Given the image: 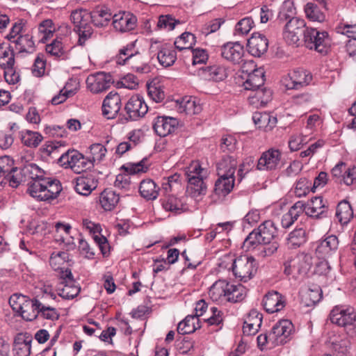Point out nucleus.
I'll use <instances>...</instances> for the list:
<instances>
[{
  "mask_svg": "<svg viewBox=\"0 0 356 356\" xmlns=\"http://www.w3.org/2000/svg\"><path fill=\"white\" fill-rule=\"evenodd\" d=\"M20 174L24 177V181L31 180L28 191L31 196L39 201L54 200L62 191L60 181L56 179L44 177V171L35 163L24 165Z\"/></svg>",
  "mask_w": 356,
  "mask_h": 356,
  "instance_id": "f257e3e1",
  "label": "nucleus"
},
{
  "mask_svg": "<svg viewBox=\"0 0 356 356\" xmlns=\"http://www.w3.org/2000/svg\"><path fill=\"white\" fill-rule=\"evenodd\" d=\"M293 11L292 2L285 1L280 10V19H287L291 17L285 25L284 35L285 39L290 43L296 44L299 41L300 35H304V31L307 28H305L306 24L304 19L291 17L294 14Z\"/></svg>",
  "mask_w": 356,
  "mask_h": 356,
  "instance_id": "f03ea898",
  "label": "nucleus"
},
{
  "mask_svg": "<svg viewBox=\"0 0 356 356\" xmlns=\"http://www.w3.org/2000/svg\"><path fill=\"white\" fill-rule=\"evenodd\" d=\"M136 42L128 44L120 49L115 56L118 65H129L136 72L143 74L150 71V67L146 58L138 50L135 49Z\"/></svg>",
  "mask_w": 356,
  "mask_h": 356,
  "instance_id": "7ed1b4c3",
  "label": "nucleus"
},
{
  "mask_svg": "<svg viewBox=\"0 0 356 356\" xmlns=\"http://www.w3.org/2000/svg\"><path fill=\"white\" fill-rule=\"evenodd\" d=\"M257 230L263 242V245L259 248L258 255L263 258L273 255L280 247L276 240L278 231L275 222L266 220L259 226Z\"/></svg>",
  "mask_w": 356,
  "mask_h": 356,
  "instance_id": "20e7f679",
  "label": "nucleus"
},
{
  "mask_svg": "<svg viewBox=\"0 0 356 356\" xmlns=\"http://www.w3.org/2000/svg\"><path fill=\"white\" fill-rule=\"evenodd\" d=\"M58 163L65 168H70L76 174H80L94 166L90 158L85 157L75 149H69L62 153L58 159Z\"/></svg>",
  "mask_w": 356,
  "mask_h": 356,
  "instance_id": "39448f33",
  "label": "nucleus"
},
{
  "mask_svg": "<svg viewBox=\"0 0 356 356\" xmlns=\"http://www.w3.org/2000/svg\"><path fill=\"white\" fill-rule=\"evenodd\" d=\"M70 19L74 25V31L79 35L78 44L83 46L93 33L90 13L83 9L76 10L72 12Z\"/></svg>",
  "mask_w": 356,
  "mask_h": 356,
  "instance_id": "423d86ee",
  "label": "nucleus"
},
{
  "mask_svg": "<svg viewBox=\"0 0 356 356\" xmlns=\"http://www.w3.org/2000/svg\"><path fill=\"white\" fill-rule=\"evenodd\" d=\"M232 268L234 276L245 282L255 275L258 264L252 256L241 255L234 260Z\"/></svg>",
  "mask_w": 356,
  "mask_h": 356,
  "instance_id": "0eeeda50",
  "label": "nucleus"
},
{
  "mask_svg": "<svg viewBox=\"0 0 356 356\" xmlns=\"http://www.w3.org/2000/svg\"><path fill=\"white\" fill-rule=\"evenodd\" d=\"M305 46L320 53H325L329 44L328 34L325 31H319L316 29L307 28L304 31Z\"/></svg>",
  "mask_w": 356,
  "mask_h": 356,
  "instance_id": "6e6552de",
  "label": "nucleus"
},
{
  "mask_svg": "<svg viewBox=\"0 0 356 356\" xmlns=\"http://www.w3.org/2000/svg\"><path fill=\"white\" fill-rule=\"evenodd\" d=\"M330 319L341 327L353 325L356 322V311L350 306H336L330 314Z\"/></svg>",
  "mask_w": 356,
  "mask_h": 356,
  "instance_id": "1a4fd4ad",
  "label": "nucleus"
},
{
  "mask_svg": "<svg viewBox=\"0 0 356 356\" xmlns=\"http://www.w3.org/2000/svg\"><path fill=\"white\" fill-rule=\"evenodd\" d=\"M294 331L293 323L289 320H282L275 323L271 330L272 346H279L286 343Z\"/></svg>",
  "mask_w": 356,
  "mask_h": 356,
  "instance_id": "9d476101",
  "label": "nucleus"
},
{
  "mask_svg": "<svg viewBox=\"0 0 356 356\" xmlns=\"http://www.w3.org/2000/svg\"><path fill=\"white\" fill-rule=\"evenodd\" d=\"M114 83L110 73L99 72L90 74L86 79L87 88L92 93H99L108 90Z\"/></svg>",
  "mask_w": 356,
  "mask_h": 356,
  "instance_id": "9b49d317",
  "label": "nucleus"
},
{
  "mask_svg": "<svg viewBox=\"0 0 356 356\" xmlns=\"http://www.w3.org/2000/svg\"><path fill=\"white\" fill-rule=\"evenodd\" d=\"M124 109L128 119L136 121L145 116L147 113L148 106L142 96L134 95L127 102Z\"/></svg>",
  "mask_w": 356,
  "mask_h": 356,
  "instance_id": "f8f14e48",
  "label": "nucleus"
},
{
  "mask_svg": "<svg viewBox=\"0 0 356 356\" xmlns=\"http://www.w3.org/2000/svg\"><path fill=\"white\" fill-rule=\"evenodd\" d=\"M282 154L279 149L270 148L264 152L257 163V170L269 171L275 170L281 160Z\"/></svg>",
  "mask_w": 356,
  "mask_h": 356,
  "instance_id": "ddd939ff",
  "label": "nucleus"
},
{
  "mask_svg": "<svg viewBox=\"0 0 356 356\" xmlns=\"http://www.w3.org/2000/svg\"><path fill=\"white\" fill-rule=\"evenodd\" d=\"M179 125L177 118L168 116H157L153 124L156 134L161 137H165L173 133Z\"/></svg>",
  "mask_w": 356,
  "mask_h": 356,
  "instance_id": "4468645a",
  "label": "nucleus"
},
{
  "mask_svg": "<svg viewBox=\"0 0 356 356\" xmlns=\"http://www.w3.org/2000/svg\"><path fill=\"white\" fill-rule=\"evenodd\" d=\"M221 56L234 63L239 64L243 61L244 49L239 42H227L220 47Z\"/></svg>",
  "mask_w": 356,
  "mask_h": 356,
  "instance_id": "2eb2a0df",
  "label": "nucleus"
},
{
  "mask_svg": "<svg viewBox=\"0 0 356 356\" xmlns=\"http://www.w3.org/2000/svg\"><path fill=\"white\" fill-rule=\"evenodd\" d=\"M121 108V98L118 92H110L103 101L102 113L108 119H113Z\"/></svg>",
  "mask_w": 356,
  "mask_h": 356,
  "instance_id": "dca6fc26",
  "label": "nucleus"
},
{
  "mask_svg": "<svg viewBox=\"0 0 356 356\" xmlns=\"http://www.w3.org/2000/svg\"><path fill=\"white\" fill-rule=\"evenodd\" d=\"M339 239L335 235H330L318 242L316 248L318 257L325 259L337 252L339 247Z\"/></svg>",
  "mask_w": 356,
  "mask_h": 356,
  "instance_id": "f3484780",
  "label": "nucleus"
},
{
  "mask_svg": "<svg viewBox=\"0 0 356 356\" xmlns=\"http://www.w3.org/2000/svg\"><path fill=\"white\" fill-rule=\"evenodd\" d=\"M247 46L250 54L255 57H260L267 51L268 40L264 35L254 33L248 39Z\"/></svg>",
  "mask_w": 356,
  "mask_h": 356,
  "instance_id": "a211bd4d",
  "label": "nucleus"
},
{
  "mask_svg": "<svg viewBox=\"0 0 356 356\" xmlns=\"http://www.w3.org/2000/svg\"><path fill=\"white\" fill-rule=\"evenodd\" d=\"M263 306L268 313L277 312L285 307V298L276 291H269L264 297Z\"/></svg>",
  "mask_w": 356,
  "mask_h": 356,
  "instance_id": "6ab92c4d",
  "label": "nucleus"
},
{
  "mask_svg": "<svg viewBox=\"0 0 356 356\" xmlns=\"http://www.w3.org/2000/svg\"><path fill=\"white\" fill-rule=\"evenodd\" d=\"M136 16L129 13H120L113 17V25L120 32H127L133 30L136 24Z\"/></svg>",
  "mask_w": 356,
  "mask_h": 356,
  "instance_id": "aec40b11",
  "label": "nucleus"
},
{
  "mask_svg": "<svg viewBox=\"0 0 356 356\" xmlns=\"http://www.w3.org/2000/svg\"><path fill=\"white\" fill-rule=\"evenodd\" d=\"M327 207L321 196H315L307 203L306 215L309 217L323 218L327 216Z\"/></svg>",
  "mask_w": 356,
  "mask_h": 356,
  "instance_id": "412c9836",
  "label": "nucleus"
},
{
  "mask_svg": "<svg viewBox=\"0 0 356 356\" xmlns=\"http://www.w3.org/2000/svg\"><path fill=\"white\" fill-rule=\"evenodd\" d=\"M176 108L179 113L190 115L198 114L202 109L199 101L192 97H185L181 100H177Z\"/></svg>",
  "mask_w": 356,
  "mask_h": 356,
  "instance_id": "4be33fe9",
  "label": "nucleus"
},
{
  "mask_svg": "<svg viewBox=\"0 0 356 356\" xmlns=\"http://www.w3.org/2000/svg\"><path fill=\"white\" fill-rule=\"evenodd\" d=\"M97 179L92 174L81 176L76 179L75 191L80 195L87 196L97 186Z\"/></svg>",
  "mask_w": 356,
  "mask_h": 356,
  "instance_id": "5701e85b",
  "label": "nucleus"
},
{
  "mask_svg": "<svg viewBox=\"0 0 356 356\" xmlns=\"http://www.w3.org/2000/svg\"><path fill=\"white\" fill-rule=\"evenodd\" d=\"M32 337L28 333H19L14 339L15 356H29Z\"/></svg>",
  "mask_w": 356,
  "mask_h": 356,
  "instance_id": "b1692460",
  "label": "nucleus"
},
{
  "mask_svg": "<svg viewBox=\"0 0 356 356\" xmlns=\"http://www.w3.org/2000/svg\"><path fill=\"white\" fill-rule=\"evenodd\" d=\"M261 323L262 314L257 310H251L243 326V334L245 335L256 334L261 327Z\"/></svg>",
  "mask_w": 356,
  "mask_h": 356,
  "instance_id": "393cba45",
  "label": "nucleus"
},
{
  "mask_svg": "<svg viewBox=\"0 0 356 356\" xmlns=\"http://www.w3.org/2000/svg\"><path fill=\"white\" fill-rule=\"evenodd\" d=\"M237 163L234 156L229 155L223 156L216 166L218 177H234Z\"/></svg>",
  "mask_w": 356,
  "mask_h": 356,
  "instance_id": "a878e982",
  "label": "nucleus"
},
{
  "mask_svg": "<svg viewBox=\"0 0 356 356\" xmlns=\"http://www.w3.org/2000/svg\"><path fill=\"white\" fill-rule=\"evenodd\" d=\"M157 59L161 65L165 67H170L175 63L177 59L176 52L170 44H159L158 47Z\"/></svg>",
  "mask_w": 356,
  "mask_h": 356,
  "instance_id": "bb28decb",
  "label": "nucleus"
},
{
  "mask_svg": "<svg viewBox=\"0 0 356 356\" xmlns=\"http://www.w3.org/2000/svg\"><path fill=\"white\" fill-rule=\"evenodd\" d=\"M90 13L92 24L99 28L106 26L113 17L110 10L104 6H98Z\"/></svg>",
  "mask_w": 356,
  "mask_h": 356,
  "instance_id": "cd10ccee",
  "label": "nucleus"
},
{
  "mask_svg": "<svg viewBox=\"0 0 356 356\" xmlns=\"http://www.w3.org/2000/svg\"><path fill=\"white\" fill-rule=\"evenodd\" d=\"M234 177H219L216 181L213 193L218 198L224 197L228 195L234 186Z\"/></svg>",
  "mask_w": 356,
  "mask_h": 356,
  "instance_id": "c85d7f7f",
  "label": "nucleus"
},
{
  "mask_svg": "<svg viewBox=\"0 0 356 356\" xmlns=\"http://www.w3.org/2000/svg\"><path fill=\"white\" fill-rule=\"evenodd\" d=\"M41 302L37 299H31L27 297L26 302L19 312L21 316L27 321L35 319L38 316Z\"/></svg>",
  "mask_w": 356,
  "mask_h": 356,
  "instance_id": "c756f323",
  "label": "nucleus"
},
{
  "mask_svg": "<svg viewBox=\"0 0 356 356\" xmlns=\"http://www.w3.org/2000/svg\"><path fill=\"white\" fill-rule=\"evenodd\" d=\"M265 82L263 69H255L248 74V79L243 83L244 88L247 90H256L261 88Z\"/></svg>",
  "mask_w": 356,
  "mask_h": 356,
  "instance_id": "7c9ffc66",
  "label": "nucleus"
},
{
  "mask_svg": "<svg viewBox=\"0 0 356 356\" xmlns=\"http://www.w3.org/2000/svg\"><path fill=\"white\" fill-rule=\"evenodd\" d=\"M159 190L160 188L150 179L143 180L139 186L140 195L147 200L156 199Z\"/></svg>",
  "mask_w": 356,
  "mask_h": 356,
  "instance_id": "2f4dec72",
  "label": "nucleus"
},
{
  "mask_svg": "<svg viewBox=\"0 0 356 356\" xmlns=\"http://www.w3.org/2000/svg\"><path fill=\"white\" fill-rule=\"evenodd\" d=\"M229 283L225 280H219L210 287L209 296L213 301L226 300Z\"/></svg>",
  "mask_w": 356,
  "mask_h": 356,
  "instance_id": "473e14b6",
  "label": "nucleus"
},
{
  "mask_svg": "<svg viewBox=\"0 0 356 356\" xmlns=\"http://www.w3.org/2000/svg\"><path fill=\"white\" fill-rule=\"evenodd\" d=\"M205 179H207V178L186 179L188 181L187 193L188 195L193 197L204 195L207 191Z\"/></svg>",
  "mask_w": 356,
  "mask_h": 356,
  "instance_id": "72a5a7b5",
  "label": "nucleus"
},
{
  "mask_svg": "<svg viewBox=\"0 0 356 356\" xmlns=\"http://www.w3.org/2000/svg\"><path fill=\"white\" fill-rule=\"evenodd\" d=\"M201 326L199 318L196 316L188 315L177 326V332L180 334H188L194 332Z\"/></svg>",
  "mask_w": 356,
  "mask_h": 356,
  "instance_id": "f704fd0d",
  "label": "nucleus"
},
{
  "mask_svg": "<svg viewBox=\"0 0 356 356\" xmlns=\"http://www.w3.org/2000/svg\"><path fill=\"white\" fill-rule=\"evenodd\" d=\"M12 42L15 43V50L19 53L32 54L35 51L34 42L29 34L20 35Z\"/></svg>",
  "mask_w": 356,
  "mask_h": 356,
  "instance_id": "c9c22d12",
  "label": "nucleus"
},
{
  "mask_svg": "<svg viewBox=\"0 0 356 356\" xmlns=\"http://www.w3.org/2000/svg\"><path fill=\"white\" fill-rule=\"evenodd\" d=\"M185 175L186 179H196L207 178L209 172L207 168H202L198 161H194L186 168Z\"/></svg>",
  "mask_w": 356,
  "mask_h": 356,
  "instance_id": "e433bc0d",
  "label": "nucleus"
},
{
  "mask_svg": "<svg viewBox=\"0 0 356 356\" xmlns=\"http://www.w3.org/2000/svg\"><path fill=\"white\" fill-rule=\"evenodd\" d=\"M254 94L249 96L250 103L256 106H265L270 101L272 92L266 88H258L254 90Z\"/></svg>",
  "mask_w": 356,
  "mask_h": 356,
  "instance_id": "4c0bfd02",
  "label": "nucleus"
},
{
  "mask_svg": "<svg viewBox=\"0 0 356 356\" xmlns=\"http://www.w3.org/2000/svg\"><path fill=\"white\" fill-rule=\"evenodd\" d=\"M119 195L111 190L104 191L100 195L99 202L106 211L112 210L119 202Z\"/></svg>",
  "mask_w": 356,
  "mask_h": 356,
  "instance_id": "58836bf2",
  "label": "nucleus"
},
{
  "mask_svg": "<svg viewBox=\"0 0 356 356\" xmlns=\"http://www.w3.org/2000/svg\"><path fill=\"white\" fill-rule=\"evenodd\" d=\"M307 241L306 232L302 228L292 231L287 238V245L289 248L296 249Z\"/></svg>",
  "mask_w": 356,
  "mask_h": 356,
  "instance_id": "ea45409f",
  "label": "nucleus"
},
{
  "mask_svg": "<svg viewBox=\"0 0 356 356\" xmlns=\"http://www.w3.org/2000/svg\"><path fill=\"white\" fill-rule=\"evenodd\" d=\"M322 298V290L318 286L308 289L302 292V299L305 305L310 307L318 302Z\"/></svg>",
  "mask_w": 356,
  "mask_h": 356,
  "instance_id": "a19ab883",
  "label": "nucleus"
},
{
  "mask_svg": "<svg viewBox=\"0 0 356 356\" xmlns=\"http://www.w3.org/2000/svg\"><path fill=\"white\" fill-rule=\"evenodd\" d=\"M336 216L341 224H347L353 217L350 204L346 201L341 202L337 206Z\"/></svg>",
  "mask_w": 356,
  "mask_h": 356,
  "instance_id": "79ce46f5",
  "label": "nucleus"
},
{
  "mask_svg": "<svg viewBox=\"0 0 356 356\" xmlns=\"http://www.w3.org/2000/svg\"><path fill=\"white\" fill-rule=\"evenodd\" d=\"M226 300L232 302L242 301L246 296V289L241 284L234 285L229 283Z\"/></svg>",
  "mask_w": 356,
  "mask_h": 356,
  "instance_id": "37998d69",
  "label": "nucleus"
},
{
  "mask_svg": "<svg viewBox=\"0 0 356 356\" xmlns=\"http://www.w3.org/2000/svg\"><path fill=\"white\" fill-rule=\"evenodd\" d=\"M208 75L215 81H221L225 80L229 74L230 70L224 65L209 66L205 69Z\"/></svg>",
  "mask_w": 356,
  "mask_h": 356,
  "instance_id": "c03bdc74",
  "label": "nucleus"
},
{
  "mask_svg": "<svg viewBox=\"0 0 356 356\" xmlns=\"http://www.w3.org/2000/svg\"><path fill=\"white\" fill-rule=\"evenodd\" d=\"M291 74L298 90L308 86L312 80V74L303 69L296 70Z\"/></svg>",
  "mask_w": 356,
  "mask_h": 356,
  "instance_id": "a18cd8bd",
  "label": "nucleus"
},
{
  "mask_svg": "<svg viewBox=\"0 0 356 356\" xmlns=\"http://www.w3.org/2000/svg\"><path fill=\"white\" fill-rule=\"evenodd\" d=\"M195 44V37L189 32H185L178 37L175 41V47L179 51H191L193 46Z\"/></svg>",
  "mask_w": 356,
  "mask_h": 356,
  "instance_id": "49530a36",
  "label": "nucleus"
},
{
  "mask_svg": "<svg viewBox=\"0 0 356 356\" xmlns=\"http://www.w3.org/2000/svg\"><path fill=\"white\" fill-rule=\"evenodd\" d=\"M22 143L29 147H37L43 140V136L37 131L26 130L21 133Z\"/></svg>",
  "mask_w": 356,
  "mask_h": 356,
  "instance_id": "de8ad7c7",
  "label": "nucleus"
},
{
  "mask_svg": "<svg viewBox=\"0 0 356 356\" xmlns=\"http://www.w3.org/2000/svg\"><path fill=\"white\" fill-rule=\"evenodd\" d=\"M304 10L307 17L311 21L322 22L325 19L324 13L321 10L318 6L314 3H307Z\"/></svg>",
  "mask_w": 356,
  "mask_h": 356,
  "instance_id": "09e8293b",
  "label": "nucleus"
},
{
  "mask_svg": "<svg viewBox=\"0 0 356 356\" xmlns=\"http://www.w3.org/2000/svg\"><path fill=\"white\" fill-rule=\"evenodd\" d=\"M46 51L55 58L61 59L67 58V50L63 47L62 42L57 39L46 46Z\"/></svg>",
  "mask_w": 356,
  "mask_h": 356,
  "instance_id": "8fccbe9b",
  "label": "nucleus"
},
{
  "mask_svg": "<svg viewBox=\"0 0 356 356\" xmlns=\"http://www.w3.org/2000/svg\"><path fill=\"white\" fill-rule=\"evenodd\" d=\"M58 295L65 299H73L79 293L81 288L74 280L65 283L62 288H58Z\"/></svg>",
  "mask_w": 356,
  "mask_h": 356,
  "instance_id": "3c124183",
  "label": "nucleus"
},
{
  "mask_svg": "<svg viewBox=\"0 0 356 356\" xmlns=\"http://www.w3.org/2000/svg\"><path fill=\"white\" fill-rule=\"evenodd\" d=\"M15 54L10 47H0V67L3 69L8 66H14Z\"/></svg>",
  "mask_w": 356,
  "mask_h": 356,
  "instance_id": "603ef678",
  "label": "nucleus"
},
{
  "mask_svg": "<svg viewBox=\"0 0 356 356\" xmlns=\"http://www.w3.org/2000/svg\"><path fill=\"white\" fill-rule=\"evenodd\" d=\"M162 204L166 211L179 213L183 210V203L173 195L168 196Z\"/></svg>",
  "mask_w": 356,
  "mask_h": 356,
  "instance_id": "864d4df0",
  "label": "nucleus"
},
{
  "mask_svg": "<svg viewBox=\"0 0 356 356\" xmlns=\"http://www.w3.org/2000/svg\"><path fill=\"white\" fill-rule=\"evenodd\" d=\"M65 143L59 141H49L43 146L42 151L47 156L56 157L60 152V149L65 146Z\"/></svg>",
  "mask_w": 356,
  "mask_h": 356,
  "instance_id": "5fc2aeb1",
  "label": "nucleus"
},
{
  "mask_svg": "<svg viewBox=\"0 0 356 356\" xmlns=\"http://www.w3.org/2000/svg\"><path fill=\"white\" fill-rule=\"evenodd\" d=\"M261 238L258 234V230L254 229L245 238L243 243V248L246 251L254 249L257 245L262 244Z\"/></svg>",
  "mask_w": 356,
  "mask_h": 356,
  "instance_id": "6e6d98bb",
  "label": "nucleus"
},
{
  "mask_svg": "<svg viewBox=\"0 0 356 356\" xmlns=\"http://www.w3.org/2000/svg\"><path fill=\"white\" fill-rule=\"evenodd\" d=\"M312 182L309 181L306 178H300L298 181H296L295 188H294V193L298 197H301L307 195L311 189Z\"/></svg>",
  "mask_w": 356,
  "mask_h": 356,
  "instance_id": "4d7b16f0",
  "label": "nucleus"
},
{
  "mask_svg": "<svg viewBox=\"0 0 356 356\" xmlns=\"http://www.w3.org/2000/svg\"><path fill=\"white\" fill-rule=\"evenodd\" d=\"M52 25L53 22L51 19H45L40 24L38 32L42 34V37L40 40V42L44 43L53 35L54 29Z\"/></svg>",
  "mask_w": 356,
  "mask_h": 356,
  "instance_id": "13d9d810",
  "label": "nucleus"
},
{
  "mask_svg": "<svg viewBox=\"0 0 356 356\" xmlns=\"http://www.w3.org/2000/svg\"><path fill=\"white\" fill-rule=\"evenodd\" d=\"M253 20L251 17L241 19L236 25L235 34L243 35L248 34L252 28Z\"/></svg>",
  "mask_w": 356,
  "mask_h": 356,
  "instance_id": "bf43d9fd",
  "label": "nucleus"
},
{
  "mask_svg": "<svg viewBox=\"0 0 356 356\" xmlns=\"http://www.w3.org/2000/svg\"><path fill=\"white\" fill-rule=\"evenodd\" d=\"M90 153L92 156L90 159L92 161V164L96 161H101L106 155V149L104 145L99 143L92 144L90 147Z\"/></svg>",
  "mask_w": 356,
  "mask_h": 356,
  "instance_id": "052dcab7",
  "label": "nucleus"
},
{
  "mask_svg": "<svg viewBox=\"0 0 356 356\" xmlns=\"http://www.w3.org/2000/svg\"><path fill=\"white\" fill-rule=\"evenodd\" d=\"M254 165V159L252 156L245 158L243 162L239 165L238 170V181H241L245 175L249 172Z\"/></svg>",
  "mask_w": 356,
  "mask_h": 356,
  "instance_id": "680f3d73",
  "label": "nucleus"
},
{
  "mask_svg": "<svg viewBox=\"0 0 356 356\" xmlns=\"http://www.w3.org/2000/svg\"><path fill=\"white\" fill-rule=\"evenodd\" d=\"M13 165V161L9 156H0V175L5 176L8 172H17V169Z\"/></svg>",
  "mask_w": 356,
  "mask_h": 356,
  "instance_id": "e2e57ef3",
  "label": "nucleus"
},
{
  "mask_svg": "<svg viewBox=\"0 0 356 356\" xmlns=\"http://www.w3.org/2000/svg\"><path fill=\"white\" fill-rule=\"evenodd\" d=\"M341 181L347 186L356 185V166L346 168L343 179H340V182Z\"/></svg>",
  "mask_w": 356,
  "mask_h": 356,
  "instance_id": "0e129e2a",
  "label": "nucleus"
},
{
  "mask_svg": "<svg viewBox=\"0 0 356 356\" xmlns=\"http://www.w3.org/2000/svg\"><path fill=\"white\" fill-rule=\"evenodd\" d=\"M27 297L22 294H13L9 298V304L14 311L19 313L22 311V307L26 302Z\"/></svg>",
  "mask_w": 356,
  "mask_h": 356,
  "instance_id": "69168bd1",
  "label": "nucleus"
},
{
  "mask_svg": "<svg viewBox=\"0 0 356 356\" xmlns=\"http://www.w3.org/2000/svg\"><path fill=\"white\" fill-rule=\"evenodd\" d=\"M38 315H40L42 317L46 319L52 321L58 318V314L55 308L50 306H46L42 302L40 303Z\"/></svg>",
  "mask_w": 356,
  "mask_h": 356,
  "instance_id": "338daca9",
  "label": "nucleus"
},
{
  "mask_svg": "<svg viewBox=\"0 0 356 356\" xmlns=\"http://www.w3.org/2000/svg\"><path fill=\"white\" fill-rule=\"evenodd\" d=\"M146 159H143L140 162L138 163H129L126 165H124L123 168L130 175H134L140 172H146L147 170V167L145 165V161Z\"/></svg>",
  "mask_w": 356,
  "mask_h": 356,
  "instance_id": "774afa93",
  "label": "nucleus"
}]
</instances>
